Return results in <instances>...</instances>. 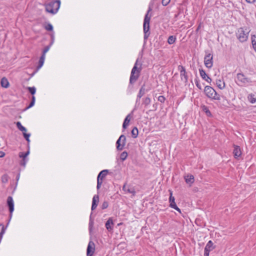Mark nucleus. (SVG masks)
Wrapping results in <instances>:
<instances>
[{
    "label": "nucleus",
    "instance_id": "40",
    "mask_svg": "<svg viewBox=\"0 0 256 256\" xmlns=\"http://www.w3.org/2000/svg\"><path fill=\"white\" fill-rule=\"evenodd\" d=\"M194 82H195L196 85V87L198 89L202 90V86L200 84V80H198V78L196 76V78L194 79Z\"/></svg>",
    "mask_w": 256,
    "mask_h": 256
},
{
    "label": "nucleus",
    "instance_id": "6",
    "mask_svg": "<svg viewBox=\"0 0 256 256\" xmlns=\"http://www.w3.org/2000/svg\"><path fill=\"white\" fill-rule=\"evenodd\" d=\"M126 142V138L124 134H122L116 142V149L122 150L124 149Z\"/></svg>",
    "mask_w": 256,
    "mask_h": 256
},
{
    "label": "nucleus",
    "instance_id": "4",
    "mask_svg": "<svg viewBox=\"0 0 256 256\" xmlns=\"http://www.w3.org/2000/svg\"><path fill=\"white\" fill-rule=\"evenodd\" d=\"M60 5V0H52L46 4V10L49 13L55 14L58 12Z\"/></svg>",
    "mask_w": 256,
    "mask_h": 256
},
{
    "label": "nucleus",
    "instance_id": "16",
    "mask_svg": "<svg viewBox=\"0 0 256 256\" xmlns=\"http://www.w3.org/2000/svg\"><path fill=\"white\" fill-rule=\"evenodd\" d=\"M99 202V196L98 194H95L92 200V210H94L97 207L98 203Z\"/></svg>",
    "mask_w": 256,
    "mask_h": 256
},
{
    "label": "nucleus",
    "instance_id": "20",
    "mask_svg": "<svg viewBox=\"0 0 256 256\" xmlns=\"http://www.w3.org/2000/svg\"><path fill=\"white\" fill-rule=\"evenodd\" d=\"M184 180L186 184H190V186L194 182V176L190 174L184 176Z\"/></svg>",
    "mask_w": 256,
    "mask_h": 256
},
{
    "label": "nucleus",
    "instance_id": "10",
    "mask_svg": "<svg viewBox=\"0 0 256 256\" xmlns=\"http://www.w3.org/2000/svg\"><path fill=\"white\" fill-rule=\"evenodd\" d=\"M122 190L126 194H131L133 196H135L136 194L134 187L130 184L127 185L126 182L124 184Z\"/></svg>",
    "mask_w": 256,
    "mask_h": 256
},
{
    "label": "nucleus",
    "instance_id": "15",
    "mask_svg": "<svg viewBox=\"0 0 256 256\" xmlns=\"http://www.w3.org/2000/svg\"><path fill=\"white\" fill-rule=\"evenodd\" d=\"M200 74L201 76V78L206 82H207L208 83L210 84L212 79L208 76L206 73V72L205 70H204L202 68L199 69Z\"/></svg>",
    "mask_w": 256,
    "mask_h": 256
},
{
    "label": "nucleus",
    "instance_id": "8",
    "mask_svg": "<svg viewBox=\"0 0 256 256\" xmlns=\"http://www.w3.org/2000/svg\"><path fill=\"white\" fill-rule=\"evenodd\" d=\"M170 192V198H169V202H170V206L178 212L180 213H181V210L180 208H178L176 203L175 202V198L174 196H172V192L171 190H169Z\"/></svg>",
    "mask_w": 256,
    "mask_h": 256
},
{
    "label": "nucleus",
    "instance_id": "42",
    "mask_svg": "<svg viewBox=\"0 0 256 256\" xmlns=\"http://www.w3.org/2000/svg\"><path fill=\"white\" fill-rule=\"evenodd\" d=\"M1 179L2 183H6L8 181V176L7 174H4L2 176Z\"/></svg>",
    "mask_w": 256,
    "mask_h": 256
},
{
    "label": "nucleus",
    "instance_id": "49",
    "mask_svg": "<svg viewBox=\"0 0 256 256\" xmlns=\"http://www.w3.org/2000/svg\"><path fill=\"white\" fill-rule=\"evenodd\" d=\"M50 37H51V42H50V45L52 46V44H54V34H50Z\"/></svg>",
    "mask_w": 256,
    "mask_h": 256
},
{
    "label": "nucleus",
    "instance_id": "39",
    "mask_svg": "<svg viewBox=\"0 0 256 256\" xmlns=\"http://www.w3.org/2000/svg\"><path fill=\"white\" fill-rule=\"evenodd\" d=\"M178 68L180 72V74L186 72L185 68L182 65L178 66Z\"/></svg>",
    "mask_w": 256,
    "mask_h": 256
},
{
    "label": "nucleus",
    "instance_id": "17",
    "mask_svg": "<svg viewBox=\"0 0 256 256\" xmlns=\"http://www.w3.org/2000/svg\"><path fill=\"white\" fill-rule=\"evenodd\" d=\"M233 154L236 158H238L240 156L242 155V152L239 146L234 145Z\"/></svg>",
    "mask_w": 256,
    "mask_h": 256
},
{
    "label": "nucleus",
    "instance_id": "52",
    "mask_svg": "<svg viewBox=\"0 0 256 256\" xmlns=\"http://www.w3.org/2000/svg\"><path fill=\"white\" fill-rule=\"evenodd\" d=\"M5 154L2 151H0V158H2L4 156Z\"/></svg>",
    "mask_w": 256,
    "mask_h": 256
},
{
    "label": "nucleus",
    "instance_id": "46",
    "mask_svg": "<svg viewBox=\"0 0 256 256\" xmlns=\"http://www.w3.org/2000/svg\"><path fill=\"white\" fill-rule=\"evenodd\" d=\"M158 101L161 103H164L166 100V98L164 96H160L158 97Z\"/></svg>",
    "mask_w": 256,
    "mask_h": 256
},
{
    "label": "nucleus",
    "instance_id": "38",
    "mask_svg": "<svg viewBox=\"0 0 256 256\" xmlns=\"http://www.w3.org/2000/svg\"><path fill=\"white\" fill-rule=\"evenodd\" d=\"M44 28L48 31L52 32L53 30V26L51 24L48 23L44 26Z\"/></svg>",
    "mask_w": 256,
    "mask_h": 256
},
{
    "label": "nucleus",
    "instance_id": "35",
    "mask_svg": "<svg viewBox=\"0 0 256 256\" xmlns=\"http://www.w3.org/2000/svg\"><path fill=\"white\" fill-rule=\"evenodd\" d=\"M22 134H23L24 137V138L26 139V142H28V146H29V144L30 142V134L26 133V132H22Z\"/></svg>",
    "mask_w": 256,
    "mask_h": 256
},
{
    "label": "nucleus",
    "instance_id": "23",
    "mask_svg": "<svg viewBox=\"0 0 256 256\" xmlns=\"http://www.w3.org/2000/svg\"><path fill=\"white\" fill-rule=\"evenodd\" d=\"M145 84H144L142 86L141 88H140L139 92L138 94V95L140 96H142L146 92H148V90H146L145 88Z\"/></svg>",
    "mask_w": 256,
    "mask_h": 256
},
{
    "label": "nucleus",
    "instance_id": "55",
    "mask_svg": "<svg viewBox=\"0 0 256 256\" xmlns=\"http://www.w3.org/2000/svg\"><path fill=\"white\" fill-rule=\"evenodd\" d=\"M132 86V85H130V88H132V86Z\"/></svg>",
    "mask_w": 256,
    "mask_h": 256
},
{
    "label": "nucleus",
    "instance_id": "45",
    "mask_svg": "<svg viewBox=\"0 0 256 256\" xmlns=\"http://www.w3.org/2000/svg\"><path fill=\"white\" fill-rule=\"evenodd\" d=\"M50 46V44H49V45H48V46H46L44 48V49L43 50H42V54H44V56H45L46 54V52L49 50H50V46Z\"/></svg>",
    "mask_w": 256,
    "mask_h": 256
},
{
    "label": "nucleus",
    "instance_id": "2",
    "mask_svg": "<svg viewBox=\"0 0 256 256\" xmlns=\"http://www.w3.org/2000/svg\"><path fill=\"white\" fill-rule=\"evenodd\" d=\"M152 9L150 6L147 11L144 20L143 24V30H144V41L147 40L148 36L150 35V22L151 18V16H148L150 12L152 11Z\"/></svg>",
    "mask_w": 256,
    "mask_h": 256
},
{
    "label": "nucleus",
    "instance_id": "9",
    "mask_svg": "<svg viewBox=\"0 0 256 256\" xmlns=\"http://www.w3.org/2000/svg\"><path fill=\"white\" fill-rule=\"evenodd\" d=\"M6 204L8 208L9 211H10V219L9 221L11 219L12 217V212L14 210V202L13 200V198L12 196H8L6 200Z\"/></svg>",
    "mask_w": 256,
    "mask_h": 256
},
{
    "label": "nucleus",
    "instance_id": "53",
    "mask_svg": "<svg viewBox=\"0 0 256 256\" xmlns=\"http://www.w3.org/2000/svg\"><path fill=\"white\" fill-rule=\"evenodd\" d=\"M31 101H32V102H35V101H36V98H35V96H34V95L32 96Z\"/></svg>",
    "mask_w": 256,
    "mask_h": 256
},
{
    "label": "nucleus",
    "instance_id": "33",
    "mask_svg": "<svg viewBox=\"0 0 256 256\" xmlns=\"http://www.w3.org/2000/svg\"><path fill=\"white\" fill-rule=\"evenodd\" d=\"M180 78L182 80H183V78L184 79V82L186 84H187L188 82V75L187 74L186 72L184 74H180Z\"/></svg>",
    "mask_w": 256,
    "mask_h": 256
},
{
    "label": "nucleus",
    "instance_id": "25",
    "mask_svg": "<svg viewBox=\"0 0 256 256\" xmlns=\"http://www.w3.org/2000/svg\"><path fill=\"white\" fill-rule=\"evenodd\" d=\"M130 114H128L125 118L123 124H122V128L124 129H126L128 126L130 121Z\"/></svg>",
    "mask_w": 256,
    "mask_h": 256
},
{
    "label": "nucleus",
    "instance_id": "14",
    "mask_svg": "<svg viewBox=\"0 0 256 256\" xmlns=\"http://www.w3.org/2000/svg\"><path fill=\"white\" fill-rule=\"evenodd\" d=\"M215 91L214 88L208 86H206L204 89V94L206 96L210 98H212L213 94L214 93Z\"/></svg>",
    "mask_w": 256,
    "mask_h": 256
},
{
    "label": "nucleus",
    "instance_id": "24",
    "mask_svg": "<svg viewBox=\"0 0 256 256\" xmlns=\"http://www.w3.org/2000/svg\"><path fill=\"white\" fill-rule=\"evenodd\" d=\"M94 220L92 219V216H90V221H89V224H88V230H89V233H90V235L92 234L93 227H94Z\"/></svg>",
    "mask_w": 256,
    "mask_h": 256
},
{
    "label": "nucleus",
    "instance_id": "7",
    "mask_svg": "<svg viewBox=\"0 0 256 256\" xmlns=\"http://www.w3.org/2000/svg\"><path fill=\"white\" fill-rule=\"evenodd\" d=\"M206 54L204 58V64L206 68H210L213 65V57L212 56L210 53H208V52L206 51Z\"/></svg>",
    "mask_w": 256,
    "mask_h": 256
},
{
    "label": "nucleus",
    "instance_id": "54",
    "mask_svg": "<svg viewBox=\"0 0 256 256\" xmlns=\"http://www.w3.org/2000/svg\"><path fill=\"white\" fill-rule=\"evenodd\" d=\"M132 86V85H130V88H132V86Z\"/></svg>",
    "mask_w": 256,
    "mask_h": 256
},
{
    "label": "nucleus",
    "instance_id": "41",
    "mask_svg": "<svg viewBox=\"0 0 256 256\" xmlns=\"http://www.w3.org/2000/svg\"><path fill=\"white\" fill-rule=\"evenodd\" d=\"M212 98V99L214 100H220V96L219 94H218L216 91H215L214 93L213 94Z\"/></svg>",
    "mask_w": 256,
    "mask_h": 256
},
{
    "label": "nucleus",
    "instance_id": "22",
    "mask_svg": "<svg viewBox=\"0 0 256 256\" xmlns=\"http://www.w3.org/2000/svg\"><path fill=\"white\" fill-rule=\"evenodd\" d=\"M151 102V99L148 96L142 99V104L144 106L145 108H146Z\"/></svg>",
    "mask_w": 256,
    "mask_h": 256
},
{
    "label": "nucleus",
    "instance_id": "48",
    "mask_svg": "<svg viewBox=\"0 0 256 256\" xmlns=\"http://www.w3.org/2000/svg\"><path fill=\"white\" fill-rule=\"evenodd\" d=\"M170 2V0H162V4L164 6H166Z\"/></svg>",
    "mask_w": 256,
    "mask_h": 256
},
{
    "label": "nucleus",
    "instance_id": "34",
    "mask_svg": "<svg viewBox=\"0 0 256 256\" xmlns=\"http://www.w3.org/2000/svg\"><path fill=\"white\" fill-rule=\"evenodd\" d=\"M252 44L254 49L256 52V36L255 35L252 36Z\"/></svg>",
    "mask_w": 256,
    "mask_h": 256
},
{
    "label": "nucleus",
    "instance_id": "47",
    "mask_svg": "<svg viewBox=\"0 0 256 256\" xmlns=\"http://www.w3.org/2000/svg\"><path fill=\"white\" fill-rule=\"evenodd\" d=\"M34 104H35V102H32V101H30V103L29 105H28V106H26V107L24 108V110H28V109L32 107V106L34 105Z\"/></svg>",
    "mask_w": 256,
    "mask_h": 256
},
{
    "label": "nucleus",
    "instance_id": "30",
    "mask_svg": "<svg viewBox=\"0 0 256 256\" xmlns=\"http://www.w3.org/2000/svg\"><path fill=\"white\" fill-rule=\"evenodd\" d=\"M138 134V129L136 127H134L131 131L132 136L133 138H137Z\"/></svg>",
    "mask_w": 256,
    "mask_h": 256
},
{
    "label": "nucleus",
    "instance_id": "3",
    "mask_svg": "<svg viewBox=\"0 0 256 256\" xmlns=\"http://www.w3.org/2000/svg\"><path fill=\"white\" fill-rule=\"evenodd\" d=\"M250 30L246 26L239 28L236 33V38L241 42H246L248 38Z\"/></svg>",
    "mask_w": 256,
    "mask_h": 256
},
{
    "label": "nucleus",
    "instance_id": "11",
    "mask_svg": "<svg viewBox=\"0 0 256 256\" xmlns=\"http://www.w3.org/2000/svg\"><path fill=\"white\" fill-rule=\"evenodd\" d=\"M216 246H214V244L212 240H209L206 244L204 251V256H209L210 252L215 248Z\"/></svg>",
    "mask_w": 256,
    "mask_h": 256
},
{
    "label": "nucleus",
    "instance_id": "27",
    "mask_svg": "<svg viewBox=\"0 0 256 256\" xmlns=\"http://www.w3.org/2000/svg\"><path fill=\"white\" fill-rule=\"evenodd\" d=\"M248 99L251 104H254L256 102V98H255V96L252 94H250L248 95Z\"/></svg>",
    "mask_w": 256,
    "mask_h": 256
},
{
    "label": "nucleus",
    "instance_id": "44",
    "mask_svg": "<svg viewBox=\"0 0 256 256\" xmlns=\"http://www.w3.org/2000/svg\"><path fill=\"white\" fill-rule=\"evenodd\" d=\"M108 206V203L107 201H104L102 205H101V208L102 210H104Z\"/></svg>",
    "mask_w": 256,
    "mask_h": 256
},
{
    "label": "nucleus",
    "instance_id": "1",
    "mask_svg": "<svg viewBox=\"0 0 256 256\" xmlns=\"http://www.w3.org/2000/svg\"><path fill=\"white\" fill-rule=\"evenodd\" d=\"M142 70V64L141 62L139 63V58H138L130 72L128 89L130 88V85L134 84L138 79Z\"/></svg>",
    "mask_w": 256,
    "mask_h": 256
},
{
    "label": "nucleus",
    "instance_id": "28",
    "mask_svg": "<svg viewBox=\"0 0 256 256\" xmlns=\"http://www.w3.org/2000/svg\"><path fill=\"white\" fill-rule=\"evenodd\" d=\"M202 109L203 112H204L206 113V115L210 117L212 116V113L210 112V110H209V109L207 106L204 105L202 106Z\"/></svg>",
    "mask_w": 256,
    "mask_h": 256
},
{
    "label": "nucleus",
    "instance_id": "13",
    "mask_svg": "<svg viewBox=\"0 0 256 256\" xmlns=\"http://www.w3.org/2000/svg\"><path fill=\"white\" fill-rule=\"evenodd\" d=\"M238 80L243 84L250 83L252 82L250 78L246 77L242 73H238L236 75Z\"/></svg>",
    "mask_w": 256,
    "mask_h": 256
},
{
    "label": "nucleus",
    "instance_id": "43",
    "mask_svg": "<svg viewBox=\"0 0 256 256\" xmlns=\"http://www.w3.org/2000/svg\"><path fill=\"white\" fill-rule=\"evenodd\" d=\"M28 159L22 158V160L20 162V164L21 166L25 167L26 164V162H28Z\"/></svg>",
    "mask_w": 256,
    "mask_h": 256
},
{
    "label": "nucleus",
    "instance_id": "31",
    "mask_svg": "<svg viewBox=\"0 0 256 256\" xmlns=\"http://www.w3.org/2000/svg\"><path fill=\"white\" fill-rule=\"evenodd\" d=\"M30 154V151L28 150L26 152H20L18 154V156L20 158H24V159H28L27 158L28 156Z\"/></svg>",
    "mask_w": 256,
    "mask_h": 256
},
{
    "label": "nucleus",
    "instance_id": "12",
    "mask_svg": "<svg viewBox=\"0 0 256 256\" xmlns=\"http://www.w3.org/2000/svg\"><path fill=\"white\" fill-rule=\"evenodd\" d=\"M95 251V244L90 240L89 242L87 249H86V256H92Z\"/></svg>",
    "mask_w": 256,
    "mask_h": 256
},
{
    "label": "nucleus",
    "instance_id": "5",
    "mask_svg": "<svg viewBox=\"0 0 256 256\" xmlns=\"http://www.w3.org/2000/svg\"><path fill=\"white\" fill-rule=\"evenodd\" d=\"M108 173V170H104L100 172L97 176V186L96 188L100 189L102 183L103 179L106 176Z\"/></svg>",
    "mask_w": 256,
    "mask_h": 256
},
{
    "label": "nucleus",
    "instance_id": "29",
    "mask_svg": "<svg viewBox=\"0 0 256 256\" xmlns=\"http://www.w3.org/2000/svg\"><path fill=\"white\" fill-rule=\"evenodd\" d=\"M16 126L20 130L21 132H26V128L24 126H22V124L20 123V122H18L16 123Z\"/></svg>",
    "mask_w": 256,
    "mask_h": 256
},
{
    "label": "nucleus",
    "instance_id": "37",
    "mask_svg": "<svg viewBox=\"0 0 256 256\" xmlns=\"http://www.w3.org/2000/svg\"><path fill=\"white\" fill-rule=\"evenodd\" d=\"M128 156V153L126 152H123L120 155V159L122 161H124Z\"/></svg>",
    "mask_w": 256,
    "mask_h": 256
},
{
    "label": "nucleus",
    "instance_id": "21",
    "mask_svg": "<svg viewBox=\"0 0 256 256\" xmlns=\"http://www.w3.org/2000/svg\"><path fill=\"white\" fill-rule=\"evenodd\" d=\"M0 84L2 87L4 88H8L10 86L9 82L8 79L5 77H4L1 79Z\"/></svg>",
    "mask_w": 256,
    "mask_h": 256
},
{
    "label": "nucleus",
    "instance_id": "36",
    "mask_svg": "<svg viewBox=\"0 0 256 256\" xmlns=\"http://www.w3.org/2000/svg\"><path fill=\"white\" fill-rule=\"evenodd\" d=\"M27 90H28L29 92L32 95H34L36 92V88L34 86L32 87H28Z\"/></svg>",
    "mask_w": 256,
    "mask_h": 256
},
{
    "label": "nucleus",
    "instance_id": "19",
    "mask_svg": "<svg viewBox=\"0 0 256 256\" xmlns=\"http://www.w3.org/2000/svg\"><path fill=\"white\" fill-rule=\"evenodd\" d=\"M216 84L220 90L224 89L226 86L225 82L222 78L216 79Z\"/></svg>",
    "mask_w": 256,
    "mask_h": 256
},
{
    "label": "nucleus",
    "instance_id": "50",
    "mask_svg": "<svg viewBox=\"0 0 256 256\" xmlns=\"http://www.w3.org/2000/svg\"><path fill=\"white\" fill-rule=\"evenodd\" d=\"M142 98V96H140L137 94L136 98V104L137 103L140 101V98Z\"/></svg>",
    "mask_w": 256,
    "mask_h": 256
},
{
    "label": "nucleus",
    "instance_id": "26",
    "mask_svg": "<svg viewBox=\"0 0 256 256\" xmlns=\"http://www.w3.org/2000/svg\"><path fill=\"white\" fill-rule=\"evenodd\" d=\"M45 59V56H44V54H42L40 58L39 61H38V64L37 66V68L39 69L42 67L44 64V61Z\"/></svg>",
    "mask_w": 256,
    "mask_h": 256
},
{
    "label": "nucleus",
    "instance_id": "18",
    "mask_svg": "<svg viewBox=\"0 0 256 256\" xmlns=\"http://www.w3.org/2000/svg\"><path fill=\"white\" fill-rule=\"evenodd\" d=\"M114 224L112 220V218H110L108 220L106 221L105 226L106 228V230L108 231H111L113 229V226Z\"/></svg>",
    "mask_w": 256,
    "mask_h": 256
},
{
    "label": "nucleus",
    "instance_id": "51",
    "mask_svg": "<svg viewBox=\"0 0 256 256\" xmlns=\"http://www.w3.org/2000/svg\"><path fill=\"white\" fill-rule=\"evenodd\" d=\"M246 1L248 4H253L255 2L256 0H246Z\"/></svg>",
    "mask_w": 256,
    "mask_h": 256
},
{
    "label": "nucleus",
    "instance_id": "32",
    "mask_svg": "<svg viewBox=\"0 0 256 256\" xmlns=\"http://www.w3.org/2000/svg\"><path fill=\"white\" fill-rule=\"evenodd\" d=\"M176 36H170L168 37V43L170 44H174L176 41Z\"/></svg>",
    "mask_w": 256,
    "mask_h": 256
}]
</instances>
